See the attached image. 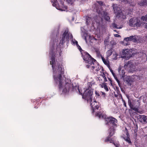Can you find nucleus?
Wrapping results in <instances>:
<instances>
[{
  "label": "nucleus",
  "instance_id": "nucleus-1",
  "mask_svg": "<svg viewBox=\"0 0 147 147\" xmlns=\"http://www.w3.org/2000/svg\"><path fill=\"white\" fill-rule=\"evenodd\" d=\"M53 46L51 48L50 55L51 56L50 64L52 65L53 76L55 84L57 85L61 91L63 93H67L72 85L70 84V80L68 79H63L62 75L64 73L63 66L61 64L55 61L54 56L55 50Z\"/></svg>",
  "mask_w": 147,
  "mask_h": 147
},
{
  "label": "nucleus",
  "instance_id": "nucleus-2",
  "mask_svg": "<svg viewBox=\"0 0 147 147\" xmlns=\"http://www.w3.org/2000/svg\"><path fill=\"white\" fill-rule=\"evenodd\" d=\"M95 84L93 82H89L87 84L88 88L83 89L78 88L79 94L82 95L83 99L86 100L88 103H89L93 114L97 112L99 108V103L96 101L95 98L92 99L93 90L92 87Z\"/></svg>",
  "mask_w": 147,
  "mask_h": 147
},
{
  "label": "nucleus",
  "instance_id": "nucleus-3",
  "mask_svg": "<svg viewBox=\"0 0 147 147\" xmlns=\"http://www.w3.org/2000/svg\"><path fill=\"white\" fill-rule=\"evenodd\" d=\"M97 12L98 13L99 16H96L94 18L92 24L93 26H96L97 28L102 27L103 25V23L102 20V17L104 16L105 19L106 20L109 21L110 17L108 15V13L104 11H102L101 9L103 5V3L102 1H97L95 5Z\"/></svg>",
  "mask_w": 147,
  "mask_h": 147
},
{
  "label": "nucleus",
  "instance_id": "nucleus-4",
  "mask_svg": "<svg viewBox=\"0 0 147 147\" xmlns=\"http://www.w3.org/2000/svg\"><path fill=\"white\" fill-rule=\"evenodd\" d=\"M82 57L85 62L88 63L86 65L87 68L90 69H93L96 68H98V64L95 60L92 58L90 55L86 52L83 53L81 52Z\"/></svg>",
  "mask_w": 147,
  "mask_h": 147
},
{
  "label": "nucleus",
  "instance_id": "nucleus-5",
  "mask_svg": "<svg viewBox=\"0 0 147 147\" xmlns=\"http://www.w3.org/2000/svg\"><path fill=\"white\" fill-rule=\"evenodd\" d=\"M72 38L73 36L69 32L68 30H66L62 35L61 39L60 45H62L66 41H69L71 40L72 44L74 45H76L78 49L81 52V50H82L80 46L78 45L77 41L74 39H73Z\"/></svg>",
  "mask_w": 147,
  "mask_h": 147
},
{
  "label": "nucleus",
  "instance_id": "nucleus-6",
  "mask_svg": "<svg viewBox=\"0 0 147 147\" xmlns=\"http://www.w3.org/2000/svg\"><path fill=\"white\" fill-rule=\"evenodd\" d=\"M95 115L99 118H102L104 119L107 124L109 125L114 127H116L117 120L115 118L112 117H107L105 115L102 113L100 112H96L95 113Z\"/></svg>",
  "mask_w": 147,
  "mask_h": 147
},
{
  "label": "nucleus",
  "instance_id": "nucleus-7",
  "mask_svg": "<svg viewBox=\"0 0 147 147\" xmlns=\"http://www.w3.org/2000/svg\"><path fill=\"white\" fill-rule=\"evenodd\" d=\"M52 0L51 2L53 3L52 5L57 9L61 11H65L67 9V7L64 5L63 1L62 0Z\"/></svg>",
  "mask_w": 147,
  "mask_h": 147
},
{
  "label": "nucleus",
  "instance_id": "nucleus-8",
  "mask_svg": "<svg viewBox=\"0 0 147 147\" xmlns=\"http://www.w3.org/2000/svg\"><path fill=\"white\" fill-rule=\"evenodd\" d=\"M113 7L114 13L118 18L124 19L125 18V15H123L124 13L122 12L119 6L117 4H113Z\"/></svg>",
  "mask_w": 147,
  "mask_h": 147
},
{
  "label": "nucleus",
  "instance_id": "nucleus-9",
  "mask_svg": "<svg viewBox=\"0 0 147 147\" xmlns=\"http://www.w3.org/2000/svg\"><path fill=\"white\" fill-rule=\"evenodd\" d=\"M129 23L130 26L134 27H140L143 24L140 18H131L129 20Z\"/></svg>",
  "mask_w": 147,
  "mask_h": 147
},
{
  "label": "nucleus",
  "instance_id": "nucleus-10",
  "mask_svg": "<svg viewBox=\"0 0 147 147\" xmlns=\"http://www.w3.org/2000/svg\"><path fill=\"white\" fill-rule=\"evenodd\" d=\"M128 104L131 109L136 111H138L140 104L138 100H133L132 104L131 100L129 99Z\"/></svg>",
  "mask_w": 147,
  "mask_h": 147
},
{
  "label": "nucleus",
  "instance_id": "nucleus-11",
  "mask_svg": "<svg viewBox=\"0 0 147 147\" xmlns=\"http://www.w3.org/2000/svg\"><path fill=\"white\" fill-rule=\"evenodd\" d=\"M109 136H108L107 137L106 139L105 140V142H109L110 143H113L116 146V147H119V143L117 144H115L114 142V138H110V137L112 136L114 134L115 129H114L110 128L109 129Z\"/></svg>",
  "mask_w": 147,
  "mask_h": 147
},
{
  "label": "nucleus",
  "instance_id": "nucleus-12",
  "mask_svg": "<svg viewBox=\"0 0 147 147\" xmlns=\"http://www.w3.org/2000/svg\"><path fill=\"white\" fill-rule=\"evenodd\" d=\"M133 54V53L132 52V50L125 49L123 50L121 57L126 59H128L132 56Z\"/></svg>",
  "mask_w": 147,
  "mask_h": 147
},
{
  "label": "nucleus",
  "instance_id": "nucleus-13",
  "mask_svg": "<svg viewBox=\"0 0 147 147\" xmlns=\"http://www.w3.org/2000/svg\"><path fill=\"white\" fill-rule=\"evenodd\" d=\"M138 37L136 36H131L129 37L125 38L123 41V44L124 45H129L128 42L126 43L128 41H132L134 42L137 41Z\"/></svg>",
  "mask_w": 147,
  "mask_h": 147
},
{
  "label": "nucleus",
  "instance_id": "nucleus-14",
  "mask_svg": "<svg viewBox=\"0 0 147 147\" xmlns=\"http://www.w3.org/2000/svg\"><path fill=\"white\" fill-rule=\"evenodd\" d=\"M133 65V63L132 62L129 61L125 65L124 67L127 69H129V68H130L131 71H134L135 66Z\"/></svg>",
  "mask_w": 147,
  "mask_h": 147
},
{
  "label": "nucleus",
  "instance_id": "nucleus-15",
  "mask_svg": "<svg viewBox=\"0 0 147 147\" xmlns=\"http://www.w3.org/2000/svg\"><path fill=\"white\" fill-rule=\"evenodd\" d=\"M96 69H96V68H94L93 69H91L93 70V71H94V70H95L97 72L96 73L97 74H98L100 76L102 75V74H104L102 68H101V67L99 66V65L98 68H97Z\"/></svg>",
  "mask_w": 147,
  "mask_h": 147
},
{
  "label": "nucleus",
  "instance_id": "nucleus-16",
  "mask_svg": "<svg viewBox=\"0 0 147 147\" xmlns=\"http://www.w3.org/2000/svg\"><path fill=\"white\" fill-rule=\"evenodd\" d=\"M123 139L127 142L129 145H131L132 142L131 140L130 139L129 136H127V137L125 136H123Z\"/></svg>",
  "mask_w": 147,
  "mask_h": 147
},
{
  "label": "nucleus",
  "instance_id": "nucleus-17",
  "mask_svg": "<svg viewBox=\"0 0 147 147\" xmlns=\"http://www.w3.org/2000/svg\"><path fill=\"white\" fill-rule=\"evenodd\" d=\"M95 96L94 97L95 98V99L96 100V101L98 102V101L99 99V97L100 94V92H99L98 91H95Z\"/></svg>",
  "mask_w": 147,
  "mask_h": 147
},
{
  "label": "nucleus",
  "instance_id": "nucleus-18",
  "mask_svg": "<svg viewBox=\"0 0 147 147\" xmlns=\"http://www.w3.org/2000/svg\"><path fill=\"white\" fill-rule=\"evenodd\" d=\"M123 136H125L126 137L127 136H129V134L128 133L126 128H125V130L123 132L121 136V137L123 139Z\"/></svg>",
  "mask_w": 147,
  "mask_h": 147
},
{
  "label": "nucleus",
  "instance_id": "nucleus-19",
  "mask_svg": "<svg viewBox=\"0 0 147 147\" xmlns=\"http://www.w3.org/2000/svg\"><path fill=\"white\" fill-rule=\"evenodd\" d=\"M84 39L85 40L86 43H88V40L90 38H92V36L88 35L87 33H85L84 34Z\"/></svg>",
  "mask_w": 147,
  "mask_h": 147
},
{
  "label": "nucleus",
  "instance_id": "nucleus-20",
  "mask_svg": "<svg viewBox=\"0 0 147 147\" xmlns=\"http://www.w3.org/2000/svg\"><path fill=\"white\" fill-rule=\"evenodd\" d=\"M102 59L104 63L109 68L110 67L109 61H108V59H105L103 57H102Z\"/></svg>",
  "mask_w": 147,
  "mask_h": 147
},
{
  "label": "nucleus",
  "instance_id": "nucleus-21",
  "mask_svg": "<svg viewBox=\"0 0 147 147\" xmlns=\"http://www.w3.org/2000/svg\"><path fill=\"white\" fill-rule=\"evenodd\" d=\"M98 79L99 80H100V79H101V80H103L104 82H106L107 81V79L104 74H102V75L101 76V77H99L98 78Z\"/></svg>",
  "mask_w": 147,
  "mask_h": 147
},
{
  "label": "nucleus",
  "instance_id": "nucleus-22",
  "mask_svg": "<svg viewBox=\"0 0 147 147\" xmlns=\"http://www.w3.org/2000/svg\"><path fill=\"white\" fill-rule=\"evenodd\" d=\"M98 79L99 80H100V79H101V80H103L104 82H106L107 81V79L104 74H102V75L101 76V77H99L98 78Z\"/></svg>",
  "mask_w": 147,
  "mask_h": 147
},
{
  "label": "nucleus",
  "instance_id": "nucleus-23",
  "mask_svg": "<svg viewBox=\"0 0 147 147\" xmlns=\"http://www.w3.org/2000/svg\"><path fill=\"white\" fill-rule=\"evenodd\" d=\"M139 4L141 6L147 5V0H141V2L139 3Z\"/></svg>",
  "mask_w": 147,
  "mask_h": 147
},
{
  "label": "nucleus",
  "instance_id": "nucleus-24",
  "mask_svg": "<svg viewBox=\"0 0 147 147\" xmlns=\"http://www.w3.org/2000/svg\"><path fill=\"white\" fill-rule=\"evenodd\" d=\"M118 71L120 75L121 76L122 78H123L124 77L125 74V71L124 70H121L120 68L119 67L118 69Z\"/></svg>",
  "mask_w": 147,
  "mask_h": 147
},
{
  "label": "nucleus",
  "instance_id": "nucleus-25",
  "mask_svg": "<svg viewBox=\"0 0 147 147\" xmlns=\"http://www.w3.org/2000/svg\"><path fill=\"white\" fill-rule=\"evenodd\" d=\"M142 122L147 123V116H142L140 118Z\"/></svg>",
  "mask_w": 147,
  "mask_h": 147
},
{
  "label": "nucleus",
  "instance_id": "nucleus-26",
  "mask_svg": "<svg viewBox=\"0 0 147 147\" xmlns=\"http://www.w3.org/2000/svg\"><path fill=\"white\" fill-rule=\"evenodd\" d=\"M112 53L113 50L112 49H110L107 51L106 53L107 58H108L111 55Z\"/></svg>",
  "mask_w": 147,
  "mask_h": 147
},
{
  "label": "nucleus",
  "instance_id": "nucleus-27",
  "mask_svg": "<svg viewBox=\"0 0 147 147\" xmlns=\"http://www.w3.org/2000/svg\"><path fill=\"white\" fill-rule=\"evenodd\" d=\"M142 22H147V14L144 16H142L140 18Z\"/></svg>",
  "mask_w": 147,
  "mask_h": 147
},
{
  "label": "nucleus",
  "instance_id": "nucleus-28",
  "mask_svg": "<svg viewBox=\"0 0 147 147\" xmlns=\"http://www.w3.org/2000/svg\"><path fill=\"white\" fill-rule=\"evenodd\" d=\"M100 85L102 88H104L106 91H108L109 90L107 86L105 83H103L102 84Z\"/></svg>",
  "mask_w": 147,
  "mask_h": 147
},
{
  "label": "nucleus",
  "instance_id": "nucleus-29",
  "mask_svg": "<svg viewBox=\"0 0 147 147\" xmlns=\"http://www.w3.org/2000/svg\"><path fill=\"white\" fill-rule=\"evenodd\" d=\"M110 71L112 73V75H113V76L115 78V79L117 81V82L119 83V82L117 78L116 77L115 74V73L113 72V70L112 69L110 70Z\"/></svg>",
  "mask_w": 147,
  "mask_h": 147
},
{
  "label": "nucleus",
  "instance_id": "nucleus-30",
  "mask_svg": "<svg viewBox=\"0 0 147 147\" xmlns=\"http://www.w3.org/2000/svg\"><path fill=\"white\" fill-rule=\"evenodd\" d=\"M126 81L128 83H131L132 81L130 77H128L126 79Z\"/></svg>",
  "mask_w": 147,
  "mask_h": 147
},
{
  "label": "nucleus",
  "instance_id": "nucleus-31",
  "mask_svg": "<svg viewBox=\"0 0 147 147\" xmlns=\"http://www.w3.org/2000/svg\"><path fill=\"white\" fill-rule=\"evenodd\" d=\"M92 21V19L90 17H88L86 19V22L87 24H88L90 22V21Z\"/></svg>",
  "mask_w": 147,
  "mask_h": 147
},
{
  "label": "nucleus",
  "instance_id": "nucleus-32",
  "mask_svg": "<svg viewBox=\"0 0 147 147\" xmlns=\"http://www.w3.org/2000/svg\"><path fill=\"white\" fill-rule=\"evenodd\" d=\"M142 23L143 24H142V25H141V27L143 26L145 28H147V23L144 22H143Z\"/></svg>",
  "mask_w": 147,
  "mask_h": 147
},
{
  "label": "nucleus",
  "instance_id": "nucleus-33",
  "mask_svg": "<svg viewBox=\"0 0 147 147\" xmlns=\"http://www.w3.org/2000/svg\"><path fill=\"white\" fill-rule=\"evenodd\" d=\"M112 26L113 28H115L120 29V28H122V27H118L117 26L116 24H113V25H112Z\"/></svg>",
  "mask_w": 147,
  "mask_h": 147
},
{
  "label": "nucleus",
  "instance_id": "nucleus-34",
  "mask_svg": "<svg viewBox=\"0 0 147 147\" xmlns=\"http://www.w3.org/2000/svg\"><path fill=\"white\" fill-rule=\"evenodd\" d=\"M113 57L112 59L113 60H116L117 59V54L116 53H115L114 54H113Z\"/></svg>",
  "mask_w": 147,
  "mask_h": 147
},
{
  "label": "nucleus",
  "instance_id": "nucleus-35",
  "mask_svg": "<svg viewBox=\"0 0 147 147\" xmlns=\"http://www.w3.org/2000/svg\"><path fill=\"white\" fill-rule=\"evenodd\" d=\"M75 0H67V2L69 4H71Z\"/></svg>",
  "mask_w": 147,
  "mask_h": 147
},
{
  "label": "nucleus",
  "instance_id": "nucleus-36",
  "mask_svg": "<svg viewBox=\"0 0 147 147\" xmlns=\"http://www.w3.org/2000/svg\"><path fill=\"white\" fill-rule=\"evenodd\" d=\"M121 2H125V3H126V2L130 3V1L131 0H120Z\"/></svg>",
  "mask_w": 147,
  "mask_h": 147
},
{
  "label": "nucleus",
  "instance_id": "nucleus-37",
  "mask_svg": "<svg viewBox=\"0 0 147 147\" xmlns=\"http://www.w3.org/2000/svg\"><path fill=\"white\" fill-rule=\"evenodd\" d=\"M100 94L101 93V96L103 97H105L106 95L105 93V92L100 91Z\"/></svg>",
  "mask_w": 147,
  "mask_h": 147
},
{
  "label": "nucleus",
  "instance_id": "nucleus-38",
  "mask_svg": "<svg viewBox=\"0 0 147 147\" xmlns=\"http://www.w3.org/2000/svg\"><path fill=\"white\" fill-rule=\"evenodd\" d=\"M109 42V40L108 39H106L104 40V43L105 44H107L108 42Z\"/></svg>",
  "mask_w": 147,
  "mask_h": 147
},
{
  "label": "nucleus",
  "instance_id": "nucleus-39",
  "mask_svg": "<svg viewBox=\"0 0 147 147\" xmlns=\"http://www.w3.org/2000/svg\"><path fill=\"white\" fill-rule=\"evenodd\" d=\"M114 35L115 37H119L120 36V35L117 34H115Z\"/></svg>",
  "mask_w": 147,
  "mask_h": 147
},
{
  "label": "nucleus",
  "instance_id": "nucleus-40",
  "mask_svg": "<svg viewBox=\"0 0 147 147\" xmlns=\"http://www.w3.org/2000/svg\"><path fill=\"white\" fill-rule=\"evenodd\" d=\"M123 102L124 105L125 107H126V104L125 101L124 100H123Z\"/></svg>",
  "mask_w": 147,
  "mask_h": 147
},
{
  "label": "nucleus",
  "instance_id": "nucleus-41",
  "mask_svg": "<svg viewBox=\"0 0 147 147\" xmlns=\"http://www.w3.org/2000/svg\"><path fill=\"white\" fill-rule=\"evenodd\" d=\"M131 14V13H129V12H128V14Z\"/></svg>",
  "mask_w": 147,
  "mask_h": 147
},
{
  "label": "nucleus",
  "instance_id": "nucleus-42",
  "mask_svg": "<svg viewBox=\"0 0 147 147\" xmlns=\"http://www.w3.org/2000/svg\"><path fill=\"white\" fill-rule=\"evenodd\" d=\"M128 146L127 145H126L125 146V147H127Z\"/></svg>",
  "mask_w": 147,
  "mask_h": 147
},
{
  "label": "nucleus",
  "instance_id": "nucleus-43",
  "mask_svg": "<svg viewBox=\"0 0 147 147\" xmlns=\"http://www.w3.org/2000/svg\"><path fill=\"white\" fill-rule=\"evenodd\" d=\"M146 37L147 38V35L146 36Z\"/></svg>",
  "mask_w": 147,
  "mask_h": 147
}]
</instances>
